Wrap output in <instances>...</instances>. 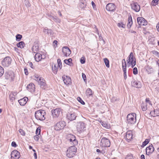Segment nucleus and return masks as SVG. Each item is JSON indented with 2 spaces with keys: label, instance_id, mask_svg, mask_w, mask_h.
<instances>
[{
  "label": "nucleus",
  "instance_id": "1",
  "mask_svg": "<svg viewBox=\"0 0 159 159\" xmlns=\"http://www.w3.org/2000/svg\"><path fill=\"white\" fill-rule=\"evenodd\" d=\"M52 116V120L51 119L52 122H55L61 118L62 115V111L61 109L59 108H57L52 109L51 111Z\"/></svg>",
  "mask_w": 159,
  "mask_h": 159
},
{
  "label": "nucleus",
  "instance_id": "2",
  "mask_svg": "<svg viewBox=\"0 0 159 159\" xmlns=\"http://www.w3.org/2000/svg\"><path fill=\"white\" fill-rule=\"evenodd\" d=\"M46 112L44 110H40L35 111V116L36 119L41 121L45 119Z\"/></svg>",
  "mask_w": 159,
  "mask_h": 159
},
{
  "label": "nucleus",
  "instance_id": "3",
  "mask_svg": "<svg viewBox=\"0 0 159 159\" xmlns=\"http://www.w3.org/2000/svg\"><path fill=\"white\" fill-rule=\"evenodd\" d=\"M77 152V148L75 146L72 145L67 149L66 152V156L69 158L73 157L75 155Z\"/></svg>",
  "mask_w": 159,
  "mask_h": 159
},
{
  "label": "nucleus",
  "instance_id": "4",
  "mask_svg": "<svg viewBox=\"0 0 159 159\" xmlns=\"http://www.w3.org/2000/svg\"><path fill=\"white\" fill-rule=\"evenodd\" d=\"M127 61L128 66H131V67L133 68L136 65V59L134 56L132 52H131L127 58Z\"/></svg>",
  "mask_w": 159,
  "mask_h": 159
},
{
  "label": "nucleus",
  "instance_id": "5",
  "mask_svg": "<svg viewBox=\"0 0 159 159\" xmlns=\"http://www.w3.org/2000/svg\"><path fill=\"white\" fill-rule=\"evenodd\" d=\"M127 122L130 124H134L136 122V114L132 113L129 114L127 117Z\"/></svg>",
  "mask_w": 159,
  "mask_h": 159
},
{
  "label": "nucleus",
  "instance_id": "6",
  "mask_svg": "<svg viewBox=\"0 0 159 159\" xmlns=\"http://www.w3.org/2000/svg\"><path fill=\"white\" fill-rule=\"evenodd\" d=\"M76 128L77 131L79 133H80L85 130L86 125L83 121L77 122Z\"/></svg>",
  "mask_w": 159,
  "mask_h": 159
},
{
  "label": "nucleus",
  "instance_id": "7",
  "mask_svg": "<svg viewBox=\"0 0 159 159\" xmlns=\"http://www.w3.org/2000/svg\"><path fill=\"white\" fill-rule=\"evenodd\" d=\"M67 139L69 141L72 145L75 146L78 144V141L75 136L71 134H68L67 136Z\"/></svg>",
  "mask_w": 159,
  "mask_h": 159
},
{
  "label": "nucleus",
  "instance_id": "8",
  "mask_svg": "<svg viewBox=\"0 0 159 159\" xmlns=\"http://www.w3.org/2000/svg\"><path fill=\"white\" fill-rule=\"evenodd\" d=\"M66 125V123L64 121H59L56 123L55 126L54 128L56 130H60L63 129Z\"/></svg>",
  "mask_w": 159,
  "mask_h": 159
},
{
  "label": "nucleus",
  "instance_id": "9",
  "mask_svg": "<svg viewBox=\"0 0 159 159\" xmlns=\"http://www.w3.org/2000/svg\"><path fill=\"white\" fill-rule=\"evenodd\" d=\"M111 143L109 140L106 138L103 137L101 140L100 145L102 147H109Z\"/></svg>",
  "mask_w": 159,
  "mask_h": 159
},
{
  "label": "nucleus",
  "instance_id": "10",
  "mask_svg": "<svg viewBox=\"0 0 159 159\" xmlns=\"http://www.w3.org/2000/svg\"><path fill=\"white\" fill-rule=\"evenodd\" d=\"M4 75L5 79L9 80L10 81H13L14 79V74L12 71H9L6 72Z\"/></svg>",
  "mask_w": 159,
  "mask_h": 159
},
{
  "label": "nucleus",
  "instance_id": "11",
  "mask_svg": "<svg viewBox=\"0 0 159 159\" xmlns=\"http://www.w3.org/2000/svg\"><path fill=\"white\" fill-rule=\"evenodd\" d=\"M11 58L7 57H5L2 61V65L4 67H8L11 64Z\"/></svg>",
  "mask_w": 159,
  "mask_h": 159
},
{
  "label": "nucleus",
  "instance_id": "12",
  "mask_svg": "<svg viewBox=\"0 0 159 159\" xmlns=\"http://www.w3.org/2000/svg\"><path fill=\"white\" fill-rule=\"evenodd\" d=\"M76 116V113L74 112H68L66 115L67 119L70 121L75 120Z\"/></svg>",
  "mask_w": 159,
  "mask_h": 159
},
{
  "label": "nucleus",
  "instance_id": "13",
  "mask_svg": "<svg viewBox=\"0 0 159 159\" xmlns=\"http://www.w3.org/2000/svg\"><path fill=\"white\" fill-rule=\"evenodd\" d=\"M131 8L136 12H139L140 9V6L137 2H134L130 4Z\"/></svg>",
  "mask_w": 159,
  "mask_h": 159
},
{
  "label": "nucleus",
  "instance_id": "14",
  "mask_svg": "<svg viewBox=\"0 0 159 159\" xmlns=\"http://www.w3.org/2000/svg\"><path fill=\"white\" fill-rule=\"evenodd\" d=\"M11 156L12 159H18L20 155V152L15 150L12 152Z\"/></svg>",
  "mask_w": 159,
  "mask_h": 159
},
{
  "label": "nucleus",
  "instance_id": "15",
  "mask_svg": "<svg viewBox=\"0 0 159 159\" xmlns=\"http://www.w3.org/2000/svg\"><path fill=\"white\" fill-rule=\"evenodd\" d=\"M116 8V6L115 4L109 3L107 4L106 6V9L109 11H114Z\"/></svg>",
  "mask_w": 159,
  "mask_h": 159
},
{
  "label": "nucleus",
  "instance_id": "16",
  "mask_svg": "<svg viewBox=\"0 0 159 159\" xmlns=\"http://www.w3.org/2000/svg\"><path fill=\"white\" fill-rule=\"evenodd\" d=\"M62 52L63 54L65 57L69 56L71 52L70 49L68 47L66 46H64L62 48Z\"/></svg>",
  "mask_w": 159,
  "mask_h": 159
},
{
  "label": "nucleus",
  "instance_id": "17",
  "mask_svg": "<svg viewBox=\"0 0 159 159\" xmlns=\"http://www.w3.org/2000/svg\"><path fill=\"white\" fill-rule=\"evenodd\" d=\"M137 20L138 23L139 25H145L147 24V21L142 17H138Z\"/></svg>",
  "mask_w": 159,
  "mask_h": 159
},
{
  "label": "nucleus",
  "instance_id": "18",
  "mask_svg": "<svg viewBox=\"0 0 159 159\" xmlns=\"http://www.w3.org/2000/svg\"><path fill=\"white\" fill-rule=\"evenodd\" d=\"M154 150V148L153 145L151 144L148 147H147L146 149V154L149 155L152 153Z\"/></svg>",
  "mask_w": 159,
  "mask_h": 159
},
{
  "label": "nucleus",
  "instance_id": "19",
  "mask_svg": "<svg viewBox=\"0 0 159 159\" xmlns=\"http://www.w3.org/2000/svg\"><path fill=\"white\" fill-rule=\"evenodd\" d=\"M131 85L135 88H141L142 87L141 83L139 81H137L134 80L131 82Z\"/></svg>",
  "mask_w": 159,
  "mask_h": 159
},
{
  "label": "nucleus",
  "instance_id": "20",
  "mask_svg": "<svg viewBox=\"0 0 159 159\" xmlns=\"http://www.w3.org/2000/svg\"><path fill=\"white\" fill-rule=\"evenodd\" d=\"M27 88L28 90L31 93H33L35 91V85L32 83H31L28 85Z\"/></svg>",
  "mask_w": 159,
  "mask_h": 159
},
{
  "label": "nucleus",
  "instance_id": "21",
  "mask_svg": "<svg viewBox=\"0 0 159 159\" xmlns=\"http://www.w3.org/2000/svg\"><path fill=\"white\" fill-rule=\"evenodd\" d=\"M150 114L153 117L159 116V109L157 108L154 109L153 111H151Z\"/></svg>",
  "mask_w": 159,
  "mask_h": 159
},
{
  "label": "nucleus",
  "instance_id": "22",
  "mask_svg": "<svg viewBox=\"0 0 159 159\" xmlns=\"http://www.w3.org/2000/svg\"><path fill=\"white\" fill-rule=\"evenodd\" d=\"M133 137V134L131 131H128L126 133V139L128 142L131 140Z\"/></svg>",
  "mask_w": 159,
  "mask_h": 159
},
{
  "label": "nucleus",
  "instance_id": "23",
  "mask_svg": "<svg viewBox=\"0 0 159 159\" xmlns=\"http://www.w3.org/2000/svg\"><path fill=\"white\" fill-rule=\"evenodd\" d=\"M28 99L27 97H24L18 100V102L21 106H24L26 103Z\"/></svg>",
  "mask_w": 159,
  "mask_h": 159
},
{
  "label": "nucleus",
  "instance_id": "24",
  "mask_svg": "<svg viewBox=\"0 0 159 159\" xmlns=\"http://www.w3.org/2000/svg\"><path fill=\"white\" fill-rule=\"evenodd\" d=\"M122 64V68L124 72V79L126 80L127 78L126 75V61H125V64H124L123 62Z\"/></svg>",
  "mask_w": 159,
  "mask_h": 159
},
{
  "label": "nucleus",
  "instance_id": "25",
  "mask_svg": "<svg viewBox=\"0 0 159 159\" xmlns=\"http://www.w3.org/2000/svg\"><path fill=\"white\" fill-rule=\"evenodd\" d=\"M62 79L64 83L65 84H69L70 82H71V78L68 76H66V77H62Z\"/></svg>",
  "mask_w": 159,
  "mask_h": 159
},
{
  "label": "nucleus",
  "instance_id": "26",
  "mask_svg": "<svg viewBox=\"0 0 159 159\" xmlns=\"http://www.w3.org/2000/svg\"><path fill=\"white\" fill-rule=\"evenodd\" d=\"M36 80L40 82L41 87H42V86H44L46 84L45 80L41 77L38 76L37 77Z\"/></svg>",
  "mask_w": 159,
  "mask_h": 159
},
{
  "label": "nucleus",
  "instance_id": "27",
  "mask_svg": "<svg viewBox=\"0 0 159 159\" xmlns=\"http://www.w3.org/2000/svg\"><path fill=\"white\" fill-rule=\"evenodd\" d=\"M50 19L53 20L54 21L57 23H60L61 22V20L56 16H49Z\"/></svg>",
  "mask_w": 159,
  "mask_h": 159
},
{
  "label": "nucleus",
  "instance_id": "28",
  "mask_svg": "<svg viewBox=\"0 0 159 159\" xmlns=\"http://www.w3.org/2000/svg\"><path fill=\"white\" fill-rule=\"evenodd\" d=\"M133 24L132 20V17L131 15H130L129 17L128 18V22L127 25V26L128 28H131L132 25Z\"/></svg>",
  "mask_w": 159,
  "mask_h": 159
},
{
  "label": "nucleus",
  "instance_id": "29",
  "mask_svg": "<svg viewBox=\"0 0 159 159\" xmlns=\"http://www.w3.org/2000/svg\"><path fill=\"white\" fill-rule=\"evenodd\" d=\"M34 58L36 61H39L42 58V55L39 53H36L35 55Z\"/></svg>",
  "mask_w": 159,
  "mask_h": 159
},
{
  "label": "nucleus",
  "instance_id": "30",
  "mask_svg": "<svg viewBox=\"0 0 159 159\" xmlns=\"http://www.w3.org/2000/svg\"><path fill=\"white\" fill-rule=\"evenodd\" d=\"M16 46L18 48H23L25 46V44L23 41H22L17 43Z\"/></svg>",
  "mask_w": 159,
  "mask_h": 159
},
{
  "label": "nucleus",
  "instance_id": "31",
  "mask_svg": "<svg viewBox=\"0 0 159 159\" xmlns=\"http://www.w3.org/2000/svg\"><path fill=\"white\" fill-rule=\"evenodd\" d=\"M57 66L56 65L53 64L52 65V70L54 74H56L57 72Z\"/></svg>",
  "mask_w": 159,
  "mask_h": 159
},
{
  "label": "nucleus",
  "instance_id": "32",
  "mask_svg": "<svg viewBox=\"0 0 159 159\" xmlns=\"http://www.w3.org/2000/svg\"><path fill=\"white\" fill-rule=\"evenodd\" d=\"M146 69L148 74H151L153 72V69L149 66H147L146 67Z\"/></svg>",
  "mask_w": 159,
  "mask_h": 159
},
{
  "label": "nucleus",
  "instance_id": "33",
  "mask_svg": "<svg viewBox=\"0 0 159 159\" xmlns=\"http://www.w3.org/2000/svg\"><path fill=\"white\" fill-rule=\"evenodd\" d=\"M86 94L89 97L92 95V90L89 88H88L86 91Z\"/></svg>",
  "mask_w": 159,
  "mask_h": 159
},
{
  "label": "nucleus",
  "instance_id": "34",
  "mask_svg": "<svg viewBox=\"0 0 159 159\" xmlns=\"http://www.w3.org/2000/svg\"><path fill=\"white\" fill-rule=\"evenodd\" d=\"M39 49V47L38 45L33 46L32 48V51L34 53H37V51Z\"/></svg>",
  "mask_w": 159,
  "mask_h": 159
},
{
  "label": "nucleus",
  "instance_id": "35",
  "mask_svg": "<svg viewBox=\"0 0 159 159\" xmlns=\"http://www.w3.org/2000/svg\"><path fill=\"white\" fill-rule=\"evenodd\" d=\"M149 142V139H146L143 142L142 145L141 146L142 148H143L144 146L146 145Z\"/></svg>",
  "mask_w": 159,
  "mask_h": 159
},
{
  "label": "nucleus",
  "instance_id": "36",
  "mask_svg": "<svg viewBox=\"0 0 159 159\" xmlns=\"http://www.w3.org/2000/svg\"><path fill=\"white\" fill-rule=\"evenodd\" d=\"M104 61L106 66L107 67H109L110 65L109 61L108 60L107 58H105L104 59Z\"/></svg>",
  "mask_w": 159,
  "mask_h": 159
},
{
  "label": "nucleus",
  "instance_id": "37",
  "mask_svg": "<svg viewBox=\"0 0 159 159\" xmlns=\"http://www.w3.org/2000/svg\"><path fill=\"white\" fill-rule=\"evenodd\" d=\"M72 59L71 58H70L68 59L65 60L64 61L65 64L69 65V64L72 62Z\"/></svg>",
  "mask_w": 159,
  "mask_h": 159
},
{
  "label": "nucleus",
  "instance_id": "38",
  "mask_svg": "<svg viewBox=\"0 0 159 159\" xmlns=\"http://www.w3.org/2000/svg\"><path fill=\"white\" fill-rule=\"evenodd\" d=\"M100 123L103 126L106 128H108L109 127V125L104 121H101Z\"/></svg>",
  "mask_w": 159,
  "mask_h": 159
},
{
  "label": "nucleus",
  "instance_id": "39",
  "mask_svg": "<svg viewBox=\"0 0 159 159\" xmlns=\"http://www.w3.org/2000/svg\"><path fill=\"white\" fill-rule=\"evenodd\" d=\"M125 24L124 23L122 22H120L117 24V26L119 28H124L125 27Z\"/></svg>",
  "mask_w": 159,
  "mask_h": 159
},
{
  "label": "nucleus",
  "instance_id": "40",
  "mask_svg": "<svg viewBox=\"0 0 159 159\" xmlns=\"http://www.w3.org/2000/svg\"><path fill=\"white\" fill-rule=\"evenodd\" d=\"M16 41H19L22 38V36L21 34H17L16 35Z\"/></svg>",
  "mask_w": 159,
  "mask_h": 159
},
{
  "label": "nucleus",
  "instance_id": "41",
  "mask_svg": "<svg viewBox=\"0 0 159 159\" xmlns=\"http://www.w3.org/2000/svg\"><path fill=\"white\" fill-rule=\"evenodd\" d=\"M24 3L26 6L27 7H29L30 6V4L28 0H25L24 1Z\"/></svg>",
  "mask_w": 159,
  "mask_h": 159
},
{
  "label": "nucleus",
  "instance_id": "42",
  "mask_svg": "<svg viewBox=\"0 0 159 159\" xmlns=\"http://www.w3.org/2000/svg\"><path fill=\"white\" fill-rule=\"evenodd\" d=\"M9 98L11 100L13 101L15 99V95H14V93H11L9 95Z\"/></svg>",
  "mask_w": 159,
  "mask_h": 159
},
{
  "label": "nucleus",
  "instance_id": "43",
  "mask_svg": "<svg viewBox=\"0 0 159 159\" xmlns=\"http://www.w3.org/2000/svg\"><path fill=\"white\" fill-rule=\"evenodd\" d=\"M159 0H153L152 2V6H155L158 3Z\"/></svg>",
  "mask_w": 159,
  "mask_h": 159
},
{
  "label": "nucleus",
  "instance_id": "44",
  "mask_svg": "<svg viewBox=\"0 0 159 159\" xmlns=\"http://www.w3.org/2000/svg\"><path fill=\"white\" fill-rule=\"evenodd\" d=\"M4 73V69L0 66V77H1Z\"/></svg>",
  "mask_w": 159,
  "mask_h": 159
},
{
  "label": "nucleus",
  "instance_id": "45",
  "mask_svg": "<svg viewBox=\"0 0 159 159\" xmlns=\"http://www.w3.org/2000/svg\"><path fill=\"white\" fill-rule=\"evenodd\" d=\"M126 159H134L133 155L132 154H128L126 157Z\"/></svg>",
  "mask_w": 159,
  "mask_h": 159
},
{
  "label": "nucleus",
  "instance_id": "46",
  "mask_svg": "<svg viewBox=\"0 0 159 159\" xmlns=\"http://www.w3.org/2000/svg\"><path fill=\"white\" fill-rule=\"evenodd\" d=\"M82 77L83 79L84 82L85 83H87V78H86V76L85 75L84 73H82Z\"/></svg>",
  "mask_w": 159,
  "mask_h": 159
},
{
  "label": "nucleus",
  "instance_id": "47",
  "mask_svg": "<svg viewBox=\"0 0 159 159\" xmlns=\"http://www.w3.org/2000/svg\"><path fill=\"white\" fill-rule=\"evenodd\" d=\"M80 63L82 64H84L85 63V60L84 57H81V59H80Z\"/></svg>",
  "mask_w": 159,
  "mask_h": 159
},
{
  "label": "nucleus",
  "instance_id": "48",
  "mask_svg": "<svg viewBox=\"0 0 159 159\" xmlns=\"http://www.w3.org/2000/svg\"><path fill=\"white\" fill-rule=\"evenodd\" d=\"M78 101L80 102L81 104L84 105L85 104L84 102L81 98H80L78 97L77 98Z\"/></svg>",
  "mask_w": 159,
  "mask_h": 159
},
{
  "label": "nucleus",
  "instance_id": "49",
  "mask_svg": "<svg viewBox=\"0 0 159 159\" xmlns=\"http://www.w3.org/2000/svg\"><path fill=\"white\" fill-rule=\"evenodd\" d=\"M138 71L137 68L136 67H134L133 69V73L136 75L138 74Z\"/></svg>",
  "mask_w": 159,
  "mask_h": 159
},
{
  "label": "nucleus",
  "instance_id": "50",
  "mask_svg": "<svg viewBox=\"0 0 159 159\" xmlns=\"http://www.w3.org/2000/svg\"><path fill=\"white\" fill-rule=\"evenodd\" d=\"M19 131L20 133L22 135H23V136L25 135V131L22 129H20L19 130Z\"/></svg>",
  "mask_w": 159,
  "mask_h": 159
},
{
  "label": "nucleus",
  "instance_id": "51",
  "mask_svg": "<svg viewBox=\"0 0 159 159\" xmlns=\"http://www.w3.org/2000/svg\"><path fill=\"white\" fill-rule=\"evenodd\" d=\"M40 133V129L38 127L36 130V134L37 135H39Z\"/></svg>",
  "mask_w": 159,
  "mask_h": 159
},
{
  "label": "nucleus",
  "instance_id": "52",
  "mask_svg": "<svg viewBox=\"0 0 159 159\" xmlns=\"http://www.w3.org/2000/svg\"><path fill=\"white\" fill-rule=\"evenodd\" d=\"M141 107L142 108V109L143 111H145L147 110V106H141Z\"/></svg>",
  "mask_w": 159,
  "mask_h": 159
},
{
  "label": "nucleus",
  "instance_id": "53",
  "mask_svg": "<svg viewBox=\"0 0 159 159\" xmlns=\"http://www.w3.org/2000/svg\"><path fill=\"white\" fill-rule=\"evenodd\" d=\"M34 139L36 141H38L39 139V135H37L34 136Z\"/></svg>",
  "mask_w": 159,
  "mask_h": 159
},
{
  "label": "nucleus",
  "instance_id": "54",
  "mask_svg": "<svg viewBox=\"0 0 159 159\" xmlns=\"http://www.w3.org/2000/svg\"><path fill=\"white\" fill-rule=\"evenodd\" d=\"M11 146L14 147H16L17 145L16 143L14 141H13L11 144Z\"/></svg>",
  "mask_w": 159,
  "mask_h": 159
},
{
  "label": "nucleus",
  "instance_id": "55",
  "mask_svg": "<svg viewBox=\"0 0 159 159\" xmlns=\"http://www.w3.org/2000/svg\"><path fill=\"white\" fill-rule=\"evenodd\" d=\"M111 100L113 102H117L119 101V99L118 98H116L114 97L112 98Z\"/></svg>",
  "mask_w": 159,
  "mask_h": 159
},
{
  "label": "nucleus",
  "instance_id": "56",
  "mask_svg": "<svg viewBox=\"0 0 159 159\" xmlns=\"http://www.w3.org/2000/svg\"><path fill=\"white\" fill-rule=\"evenodd\" d=\"M57 63L58 64V65L61 66L62 67V64L61 62V60L60 59H58L57 60Z\"/></svg>",
  "mask_w": 159,
  "mask_h": 159
},
{
  "label": "nucleus",
  "instance_id": "57",
  "mask_svg": "<svg viewBox=\"0 0 159 159\" xmlns=\"http://www.w3.org/2000/svg\"><path fill=\"white\" fill-rule=\"evenodd\" d=\"M86 6L85 5H84L82 4H80V7L81 8L84 9L85 7Z\"/></svg>",
  "mask_w": 159,
  "mask_h": 159
},
{
  "label": "nucleus",
  "instance_id": "58",
  "mask_svg": "<svg viewBox=\"0 0 159 159\" xmlns=\"http://www.w3.org/2000/svg\"><path fill=\"white\" fill-rule=\"evenodd\" d=\"M25 73L26 75H28V70L27 68H25L24 69Z\"/></svg>",
  "mask_w": 159,
  "mask_h": 159
},
{
  "label": "nucleus",
  "instance_id": "59",
  "mask_svg": "<svg viewBox=\"0 0 159 159\" xmlns=\"http://www.w3.org/2000/svg\"><path fill=\"white\" fill-rule=\"evenodd\" d=\"M80 4H83L84 5H85V6H86V2L84 0L82 2H81L80 3Z\"/></svg>",
  "mask_w": 159,
  "mask_h": 159
},
{
  "label": "nucleus",
  "instance_id": "60",
  "mask_svg": "<svg viewBox=\"0 0 159 159\" xmlns=\"http://www.w3.org/2000/svg\"><path fill=\"white\" fill-rule=\"evenodd\" d=\"M99 40H100V41L102 40V41H103L104 42V41L102 37L101 36L99 35Z\"/></svg>",
  "mask_w": 159,
  "mask_h": 159
},
{
  "label": "nucleus",
  "instance_id": "61",
  "mask_svg": "<svg viewBox=\"0 0 159 159\" xmlns=\"http://www.w3.org/2000/svg\"><path fill=\"white\" fill-rule=\"evenodd\" d=\"M48 30L47 27H45L43 31L46 33Z\"/></svg>",
  "mask_w": 159,
  "mask_h": 159
},
{
  "label": "nucleus",
  "instance_id": "62",
  "mask_svg": "<svg viewBox=\"0 0 159 159\" xmlns=\"http://www.w3.org/2000/svg\"><path fill=\"white\" fill-rule=\"evenodd\" d=\"M96 152H101V153L103 154V151H100L99 149H97L96 150Z\"/></svg>",
  "mask_w": 159,
  "mask_h": 159
},
{
  "label": "nucleus",
  "instance_id": "63",
  "mask_svg": "<svg viewBox=\"0 0 159 159\" xmlns=\"http://www.w3.org/2000/svg\"><path fill=\"white\" fill-rule=\"evenodd\" d=\"M155 54L156 55H157L158 57H159V52L156 51L155 52Z\"/></svg>",
  "mask_w": 159,
  "mask_h": 159
},
{
  "label": "nucleus",
  "instance_id": "64",
  "mask_svg": "<svg viewBox=\"0 0 159 159\" xmlns=\"http://www.w3.org/2000/svg\"><path fill=\"white\" fill-rule=\"evenodd\" d=\"M157 28L158 31H159V22L157 24Z\"/></svg>",
  "mask_w": 159,
  "mask_h": 159
}]
</instances>
